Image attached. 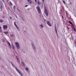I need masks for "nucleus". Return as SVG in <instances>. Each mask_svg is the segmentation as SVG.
Instances as JSON below:
<instances>
[{"instance_id": "ddd939ff", "label": "nucleus", "mask_w": 76, "mask_h": 76, "mask_svg": "<svg viewBox=\"0 0 76 76\" xmlns=\"http://www.w3.org/2000/svg\"><path fill=\"white\" fill-rule=\"evenodd\" d=\"M9 3L10 4V5H11V6H13V4L11 2V1H9Z\"/></svg>"}, {"instance_id": "e433bc0d", "label": "nucleus", "mask_w": 76, "mask_h": 76, "mask_svg": "<svg viewBox=\"0 0 76 76\" xmlns=\"http://www.w3.org/2000/svg\"><path fill=\"white\" fill-rule=\"evenodd\" d=\"M70 4L71 5H72V2H70Z\"/></svg>"}, {"instance_id": "c85d7f7f", "label": "nucleus", "mask_w": 76, "mask_h": 76, "mask_svg": "<svg viewBox=\"0 0 76 76\" xmlns=\"http://www.w3.org/2000/svg\"><path fill=\"white\" fill-rule=\"evenodd\" d=\"M42 0L43 2V3H44V2H45V1H44L45 0Z\"/></svg>"}, {"instance_id": "ea45409f", "label": "nucleus", "mask_w": 76, "mask_h": 76, "mask_svg": "<svg viewBox=\"0 0 76 76\" xmlns=\"http://www.w3.org/2000/svg\"><path fill=\"white\" fill-rule=\"evenodd\" d=\"M16 58H18V56H16Z\"/></svg>"}, {"instance_id": "9b49d317", "label": "nucleus", "mask_w": 76, "mask_h": 76, "mask_svg": "<svg viewBox=\"0 0 76 76\" xmlns=\"http://www.w3.org/2000/svg\"><path fill=\"white\" fill-rule=\"evenodd\" d=\"M28 3H30V4H32V2L31 0H29V1H28Z\"/></svg>"}, {"instance_id": "f8f14e48", "label": "nucleus", "mask_w": 76, "mask_h": 76, "mask_svg": "<svg viewBox=\"0 0 76 76\" xmlns=\"http://www.w3.org/2000/svg\"><path fill=\"white\" fill-rule=\"evenodd\" d=\"M39 26L41 28H43V27H44V26L42 24L40 25Z\"/></svg>"}, {"instance_id": "0eeeda50", "label": "nucleus", "mask_w": 76, "mask_h": 76, "mask_svg": "<svg viewBox=\"0 0 76 76\" xmlns=\"http://www.w3.org/2000/svg\"><path fill=\"white\" fill-rule=\"evenodd\" d=\"M46 22L47 23V24H48L49 26H52V25H51V24H50V21L48 20H47Z\"/></svg>"}, {"instance_id": "c756f323", "label": "nucleus", "mask_w": 76, "mask_h": 76, "mask_svg": "<svg viewBox=\"0 0 76 76\" xmlns=\"http://www.w3.org/2000/svg\"><path fill=\"white\" fill-rule=\"evenodd\" d=\"M28 5H26L25 6V7H28Z\"/></svg>"}, {"instance_id": "1a4fd4ad", "label": "nucleus", "mask_w": 76, "mask_h": 76, "mask_svg": "<svg viewBox=\"0 0 76 76\" xmlns=\"http://www.w3.org/2000/svg\"><path fill=\"white\" fill-rule=\"evenodd\" d=\"M0 5H1L0 9L1 10H2V9H3V4L1 3Z\"/></svg>"}, {"instance_id": "a19ab883", "label": "nucleus", "mask_w": 76, "mask_h": 76, "mask_svg": "<svg viewBox=\"0 0 76 76\" xmlns=\"http://www.w3.org/2000/svg\"><path fill=\"white\" fill-rule=\"evenodd\" d=\"M66 15L67 17V13H66Z\"/></svg>"}, {"instance_id": "37998d69", "label": "nucleus", "mask_w": 76, "mask_h": 76, "mask_svg": "<svg viewBox=\"0 0 76 76\" xmlns=\"http://www.w3.org/2000/svg\"><path fill=\"white\" fill-rule=\"evenodd\" d=\"M61 11L62 12V10H61Z\"/></svg>"}, {"instance_id": "412c9836", "label": "nucleus", "mask_w": 76, "mask_h": 76, "mask_svg": "<svg viewBox=\"0 0 76 76\" xmlns=\"http://www.w3.org/2000/svg\"><path fill=\"white\" fill-rule=\"evenodd\" d=\"M25 69H26V70L28 71V70H29V69H28V68L26 67V68Z\"/></svg>"}, {"instance_id": "4be33fe9", "label": "nucleus", "mask_w": 76, "mask_h": 76, "mask_svg": "<svg viewBox=\"0 0 76 76\" xmlns=\"http://www.w3.org/2000/svg\"><path fill=\"white\" fill-rule=\"evenodd\" d=\"M63 3L64 4H66V2H65V1H64V0H63Z\"/></svg>"}, {"instance_id": "4c0bfd02", "label": "nucleus", "mask_w": 76, "mask_h": 76, "mask_svg": "<svg viewBox=\"0 0 76 76\" xmlns=\"http://www.w3.org/2000/svg\"><path fill=\"white\" fill-rule=\"evenodd\" d=\"M3 18H5L4 16H3Z\"/></svg>"}, {"instance_id": "2f4dec72", "label": "nucleus", "mask_w": 76, "mask_h": 76, "mask_svg": "<svg viewBox=\"0 0 76 76\" xmlns=\"http://www.w3.org/2000/svg\"><path fill=\"white\" fill-rule=\"evenodd\" d=\"M55 32L56 34H57V31H55Z\"/></svg>"}, {"instance_id": "a878e982", "label": "nucleus", "mask_w": 76, "mask_h": 76, "mask_svg": "<svg viewBox=\"0 0 76 76\" xmlns=\"http://www.w3.org/2000/svg\"><path fill=\"white\" fill-rule=\"evenodd\" d=\"M55 31H57V28H56V26H55Z\"/></svg>"}, {"instance_id": "473e14b6", "label": "nucleus", "mask_w": 76, "mask_h": 76, "mask_svg": "<svg viewBox=\"0 0 76 76\" xmlns=\"http://www.w3.org/2000/svg\"><path fill=\"white\" fill-rule=\"evenodd\" d=\"M10 19H12V17H10Z\"/></svg>"}, {"instance_id": "79ce46f5", "label": "nucleus", "mask_w": 76, "mask_h": 76, "mask_svg": "<svg viewBox=\"0 0 76 76\" xmlns=\"http://www.w3.org/2000/svg\"><path fill=\"white\" fill-rule=\"evenodd\" d=\"M36 2H37V0H35Z\"/></svg>"}, {"instance_id": "cd10ccee", "label": "nucleus", "mask_w": 76, "mask_h": 76, "mask_svg": "<svg viewBox=\"0 0 76 76\" xmlns=\"http://www.w3.org/2000/svg\"><path fill=\"white\" fill-rule=\"evenodd\" d=\"M73 30H74V31H76V30L75 29V28H73Z\"/></svg>"}, {"instance_id": "aec40b11", "label": "nucleus", "mask_w": 76, "mask_h": 76, "mask_svg": "<svg viewBox=\"0 0 76 76\" xmlns=\"http://www.w3.org/2000/svg\"><path fill=\"white\" fill-rule=\"evenodd\" d=\"M15 8H16V6H14L13 7V9H14V10H15Z\"/></svg>"}, {"instance_id": "39448f33", "label": "nucleus", "mask_w": 76, "mask_h": 76, "mask_svg": "<svg viewBox=\"0 0 76 76\" xmlns=\"http://www.w3.org/2000/svg\"><path fill=\"white\" fill-rule=\"evenodd\" d=\"M44 12L46 16H48V10H47V9H45V10Z\"/></svg>"}, {"instance_id": "f3484780", "label": "nucleus", "mask_w": 76, "mask_h": 76, "mask_svg": "<svg viewBox=\"0 0 76 76\" xmlns=\"http://www.w3.org/2000/svg\"><path fill=\"white\" fill-rule=\"evenodd\" d=\"M4 33L5 34H8V32L6 31L5 32H4Z\"/></svg>"}, {"instance_id": "9d476101", "label": "nucleus", "mask_w": 76, "mask_h": 76, "mask_svg": "<svg viewBox=\"0 0 76 76\" xmlns=\"http://www.w3.org/2000/svg\"><path fill=\"white\" fill-rule=\"evenodd\" d=\"M69 23H70L71 25H72V26H73V23H72V22H71V21H69Z\"/></svg>"}, {"instance_id": "4468645a", "label": "nucleus", "mask_w": 76, "mask_h": 76, "mask_svg": "<svg viewBox=\"0 0 76 76\" xmlns=\"http://www.w3.org/2000/svg\"><path fill=\"white\" fill-rule=\"evenodd\" d=\"M0 32H2V29H1V27L0 26Z\"/></svg>"}, {"instance_id": "c03bdc74", "label": "nucleus", "mask_w": 76, "mask_h": 76, "mask_svg": "<svg viewBox=\"0 0 76 76\" xmlns=\"http://www.w3.org/2000/svg\"><path fill=\"white\" fill-rule=\"evenodd\" d=\"M7 0V1H9V0Z\"/></svg>"}, {"instance_id": "6ab92c4d", "label": "nucleus", "mask_w": 76, "mask_h": 76, "mask_svg": "<svg viewBox=\"0 0 76 76\" xmlns=\"http://www.w3.org/2000/svg\"><path fill=\"white\" fill-rule=\"evenodd\" d=\"M11 63L12 64V66H14V67H15V65L14 64H13L12 63V62L10 61Z\"/></svg>"}, {"instance_id": "dca6fc26", "label": "nucleus", "mask_w": 76, "mask_h": 76, "mask_svg": "<svg viewBox=\"0 0 76 76\" xmlns=\"http://www.w3.org/2000/svg\"><path fill=\"white\" fill-rule=\"evenodd\" d=\"M3 20L2 19H0V23H3Z\"/></svg>"}, {"instance_id": "7c9ffc66", "label": "nucleus", "mask_w": 76, "mask_h": 76, "mask_svg": "<svg viewBox=\"0 0 76 76\" xmlns=\"http://www.w3.org/2000/svg\"><path fill=\"white\" fill-rule=\"evenodd\" d=\"M46 21V20L45 19H44V22H45V21Z\"/></svg>"}, {"instance_id": "72a5a7b5", "label": "nucleus", "mask_w": 76, "mask_h": 76, "mask_svg": "<svg viewBox=\"0 0 76 76\" xmlns=\"http://www.w3.org/2000/svg\"><path fill=\"white\" fill-rule=\"evenodd\" d=\"M17 59L18 61H19V58H17Z\"/></svg>"}, {"instance_id": "b1692460", "label": "nucleus", "mask_w": 76, "mask_h": 76, "mask_svg": "<svg viewBox=\"0 0 76 76\" xmlns=\"http://www.w3.org/2000/svg\"><path fill=\"white\" fill-rule=\"evenodd\" d=\"M15 27H16L17 29H19V28L18 27V26H15Z\"/></svg>"}, {"instance_id": "5701e85b", "label": "nucleus", "mask_w": 76, "mask_h": 76, "mask_svg": "<svg viewBox=\"0 0 76 76\" xmlns=\"http://www.w3.org/2000/svg\"><path fill=\"white\" fill-rule=\"evenodd\" d=\"M12 48L13 50H15V47H14V46H13V45H12Z\"/></svg>"}, {"instance_id": "6e6552de", "label": "nucleus", "mask_w": 76, "mask_h": 76, "mask_svg": "<svg viewBox=\"0 0 76 76\" xmlns=\"http://www.w3.org/2000/svg\"><path fill=\"white\" fill-rule=\"evenodd\" d=\"M21 65H23V67H25V64L24 62H22L21 63Z\"/></svg>"}, {"instance_id": "7ed1b4c3", "label": "nucleus", "mask_w": 76, "mask_h": 76, "mask_svg": "<svg viewBox=\"0 0 76 76\" xmlns=\"http://www.w3.org/2000/svg\"><path fill=\"white\" fill-rule=\"evenodd\" d=\"M36 9H37V10L39 14H41V9H40V7H39V6H38L37 7H36Z\"/></svg>"}, {"instance_id": "f704fd0d", "label": "nucleus", "mask_w": 76, "mask_h": 76, "mask_svg": "<svg viewBox=\"0 0 76 76\" xmlns=\"http://www.w3.org/2000/svg\"><path fill=\"white\" fill-rule=\"evenodd\" d=\"M17 10H18V11H20V10L18 9V8H17Z\"/></svg>"}, {"instance_id": "58836bf2", "label": "nucleus", "mask_w": 76, "mask_h": 76, "mask_svg": "<svg viewBox=\"0 0 76 76\" xmlns=\"http://www.w3.org/2000/svg\"><path fill=\"white\" fill-rule=\"evenodd\" d=\"M16 18L17 19H18V17L17 16H16Z\"/></svg>"}, {"instance_id": "393cba45", "label": "nucleus", "mask_w": 76, "mask_h": 76, "mask_svg": "<svg viewBox=\"0 0 76 76\" xmlns=\"http://www.w3.org/2000/svg\"><path fill=\"white\" fill-rule=\"evenodd\" d=\"M14 24L15 26H17V25H16V23H15V22H14Z\"/></svg>"}, {"instance_id": "a211bd4d", "label": "nucleus", "mask_w": 76, "mask_h": 76, "mask_svg": "<svg viewBox=\"0 0 76 76\" xmlns=\"http://www.w3.org/2000/svg\"><path fill=\"white\" fill-rule=\"evenodd\" d=\"M8 43L9 46L10 47H11V45L10 44V42H8Z\"/></svg>"}, {"instance_id": "2eb2a0df", "label": "nucleus", "mask_w": 76, "mask_h": 76, "mask_svg": "<svg viewBox=\"0 0 76 76\" xmlns=\"http://www.w3.org/2000/svg\"><path fill=\"white\" fill-rule=\"evenodd\" d=\"M32 47L34 49H35V45H32Z\"/></svg>"}, {"instance_id": "f03ea898", "label": "nucleus", "mask_w": 76, "mask_h": 76, "mask_svg": "<svg viewBox=\"0 0 76 76\" xmlns=\"http://www.w3.org/2000/svg\"><path fill=\"white\" fill-rule=\"evenodd\" d=\"M37 4L38 5H39V6H40V7L41 8H42V9L43 8V3H42V2H40L39 1H38L37 2Z\"/></svg>"}, {"instance_id": "a18cd8bd", "label": "nucleus", "mask_w": 76, "mask_h": 76, "mask_svg": "<svg viewBox=\"0 0 76 76\" xmlns=\"http://www.w3.org/2000/svg\"><path fill=\"white\" fill-rule=\"evenodd\" d=\"M13 67H15V66H14Z\"/></svg>"}, {"instance_id": "423d86ee", "label": "nucleus", "mask_w": 76, "mask_h": 76, "mask_svg": "<svg viewBox=\"0 0 76 76\" xmlns=\"http://www.w3.org/2000/svg\"><path fill=\"white\" fill-rule=\"evenodd\" d=\"M3 29H7V25H4L3 26Z\"/></svg>"}, {"instance_id": "bb28decb", "label": "nucleus", "mask_w": 76, "mask_h": 76, "mask_svg": "<svg viewBox=\"0 0 76 76\" xmlns=\"http://www.w3.org/2000/svg\"><path fill=\"white\" fill-rule=\"evenodd\" d=\"M62 18L63 20L64 19V17L63 16V15L62 16Z\"/></svg>"}, {"instance_id": "f257e3e1", "label": "nucleus", "mask_w": 76, "mask_h": 76, "mask_svg": "<svg viewBox=\"0 0 76 76\" xmlns=\"http://www.w3.org/2000/svg\"><path fill=\"white\" fill-rule=\"evenodd\" d=\"M16 71H17V72L19 73V74H20V75H21V76H23V74H22V73L21 72H20V70H19V69H18V68H17V67H15Z\"/></svg>"}, {"instance_id": "20e7f679", "label": "nucleus", "mask_w": 76, "mask_h": 76, "mask_svg": "<svg viewBox=\"0 0 76 76\" xmlns=\"http://www.w3.org/2000/svg\"><path fill=\"white\" fill-rule=\"evenodd\" d=\"M15 44L17 49H19V48H20V46L19 45V44L18 42H15Z\"/></svg>"}, {"instance_id": "c9c22d12", "label": "nucleus", "mask_w": 76, "mask_h": 76, "mask_svg": "<svg viewBox=\"0 0 76 76\" xmlns=\"http://www.w3.org/2000/svg\"><path fill=\"white\" fill-rule=\"evenodd\" d=\"M2 1H3L4 2V0H2Z\"/></svg>"}]
</instances>
